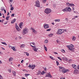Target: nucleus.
<instances>
[{
	"label": "nucleus",
	"instance_id": "nucleus-20",
	"mask_svg": "<svg viewBox=\"0 0 79 79\" xmlns=\"http://www.w3.org/2000/svg\"><path fill=\"white\" fill-rule=\"evenodd\" d=\"M55 22H60V19L55 20Z\"/></svg>",
	"mask_w": 79,
	"mask_h": 79
},
{
	"label": "nucleus",
	"instance_id": "nucleus-16",
	"mask_svg": "<svg viewBox=\"0 0 79 79\" xmlns=\"http://www.w3.org/2000/svg\"><path fill=\"white\" fill-rule=\"evenodd\" d=\"M11 49H12L13 50H14V51H16V50L15 48V47H11Z\"/></svg>",
	"mask_w": 79,
	"mask_h": 79
},
{
	"label": "nucleus",
	"instance_id": "nucleus-23",
	"mask_svg": "<svg viewBox=\"0 0 79 79\" xmlns=\"http://www.w3.org/2000/svg\"><path fill=\"white\" fill-rule=\"evenodd\" d=\"M48 42V40L47 39H46L44 41V43L45 44H47Z\"/></svg>",
	"mask_w": 79,
	"mask_h": 79
},
{
	"label": "nucleus",
	"instance_id": "nucleus-10",
	"mask_svg": "<svg viewBox=\"0 0 79 79\" xmlns=\"http://www.w3.org/2000/svg\"><path fill=\"white\" fill-rule=\"evenodd\" d=\"M43 27H44V28H45V29H47L49 27V25L44 24L43 25Z\"/></svg>",
	"mask_w": 79,
	"mask_h": 79
},
{
	"label": "nucleus",
	"instance_id": "nucleus-60",
	"mask_svg": "<svg viewBox=\"0 0 79 79\" xmlns=\"http://www.w3.org/2000/svg\"><path fill=\"white\" fill-rule=\"evenodd\" d=\"M2 18H5V16H3Z\"/></svg>",
	"mask_w": 79,
	"mask_h": 79
},
{
	"label": "nucleus",
	"instance_id": "nucleus-51",
	"mask_svg": "<svg viewBox=\"0 0 79 79\" xmlns=\"http://www.w3.org/2000/svg\"><path fill=\"white\" fill-rule=\"evenodd\" d=\"M2 50H5V49L3 48H2Z\"/></svg>",
	"mask_w": 79,
	"mask_h": 79
},
{
	"label": "nucleus",
	"instance_id": "nucleus-61",
	"mask_svg": "<svg viewBox=\"0 0 79 79\" xmlns=\"http://www.w3.org/2000/svg\"><path fill=\"white\" fill-rule=\"evenodd\" d=\"M2 16V13H0V16Z\"/></svg>",
	"mask_w": 79,
	"mask_h": 79
},
{
	"label": "nucleus",
	"instance_id": "nucleus-30",
	"mask_svg": "<svg viewBox=\"0 0 79 79\" xmlns=\"http://www.w3.org/2000/svg\"><path fill=\"white\" fill-rule=\"evenodd\" d=\"M57 58H58L59 60H60V61H62V59H61V58L60 57H58Z\"/></svg>",
	"mask_w": 79,
	"mask_h": 79
},
{
	"label": "nucleus",
	"instance_id": "nucleus-32",
	"mask_svg": "<svg viewBox=\"0 0 79 79\" xmlns=\"http://www.w3.org/2000/svg\"><path fill=\"white\" fill-rule=\"evenodd\" d=\"M30 44H31V45H32H32H35V44L34 43H30Z\"/></svg>",
	"mask_w": 79,
	"mask_h": 79
},
{
	"label": "nucleus",
	"instance_id": "nucleus-47",
	"mask_svg": "<svg viewBox=\"0 0 79 79\" xmlns=\"http://www.w3.org/2000/svg\"><path fill=\"white\" fill-rule=\"evenodd\" d=\"M4 12L5 13H6V10H4Z\"/></svg>",
	"mask_w": 79,
	"mask_h": 79
},
{
	"label": "nucleus",
	"instance_id": "nucleus-64",
	"mask_svg": "<svg viewBox=\"0 0 79 79\" xmlns=\"http://www.w3.org/2000/svg\"><path fill=\"white\" fill-rule=\"evenodd\" d=\"M9 47H11V46L10 45H9Z\"/></svg>",
	"mask_w": 79,
	"mask_h": 79
},
{
	"label": "nucleus",
	"instance_id": "nucleus-63",
	"mask_svg": "<svg viewBox=\"0 0 79 79\" xmlns=\"http://www.w3.org/2000/svg\"><path fill=\"white\" fill-rule=\"evenodd\" d=\"M2 22V20H0V23H1Z\"/></svg>",
	"mask_w": 79,
	"mask_h": 79
},
{
	"label": "nucleus",
	"instance_id": "nucleus-56",
	"mask_svg": "<svg viewBox=\"0 0 79 79\" xmlns=\"http://www.w3.org/2000/svg\"><path fill=\"white\" fill-rule=\"evenodd\" d=\"M52 25H54V23H52Z\"/></svg>",
	"mask_w": 79,
	"mask_h": 79
},
{
	"label": "nucleus",
	"instance_id": "nucleus-48",
	"mask_svg": "<svg viewBox=\"0 0 79 79\" xmlns=\"http://www.w3.org/2000/svg\"><path fill=\"white\" fill-rule=\"evenodd\" d=\"M49 58H51V59H52L53 58V57H52V56H49Z\"/></svg>",
	"mask_w": 79,
	"mask_h": 79
},
{
	"label": "nucleus",
	"instance_id": "nucleus-15",
	"mask_svg": "<svg viewBox=\"0 0 79 79\" xmlns=\"http://www.w3.org/2000/svg\"><path fill=\"white\" fill-rule=\"evenodd\" d=\"M23 26V23H21L19 24V27L21 29H22V26Z\"/></svg>",
	"mask_w": 79,
	"mask_h": 79
},
{
	"label": "nucleus",
	"instance_id": "nucleus-14",
	"mask_svg": "<svg viewBox=\"0 0 79 79\" xmlns=\"http://www.w3.org/2000/svg\"><path fill=\"white\" fill-rule=\"evenodd\" d=\"M62 11L64 12H66V11L67 12V7H65V8L62 10Z\"/></svg>",
	"mask_w": 79,
	"mask_h": 79
},
{
	"label": "nucleus",
	"instance_id": "nucleus-50",
	"mask_svg": "<svg viewBox=\"0 0 79 79\" xmlns=\"http://www.w3.org/2000/svg\"><path fill=\"white\" fill-rule=\"evenodd\" d=\"M47 1V0H43V2H45Z\"/></svg>",
	"mask_w": 79,
	"mask_h": 79
},
{
	"label": "nucleus",
	"instance_id": "nucleus-59",
	"mask_svg": "<svg viewBox=\"0 0 79 79\" xmlns=\"http://www.w3.org/2000/svg\"><path fill=\"white\" fill-rule=\"evenodd\" d=\"M3 21H4V20H2V23L3 22Z\"/></svg>",
	"mask_w": 79,
	"mask_h": 79
},
{
	"label": "nucleus",
	"instance_id": "nucleus-41",
	"mask_svg": "<svg viewBox=\"0 0 79 79\" xmlns=\"http://www.w3.org/2000/svg\"><path fill=\"white\" fill-rule=\"evenodd\" d=\"M54 53L55 54V55H58V53H57L56 52H54Z\"/></svg>",
	"mask_w": 79,
	"mask_h": 79
},
{
	"label": "nucleus",
	"instance_id": "nucleus-25",
	"mask_svg": "<svg viewBox=\"0 0 79 79\" xmlns=\"http://www.w3.org/2000/svg\"><path fill=\"white\" fill-rule=\"evenodd\" d=\"M1 10H2V11H3V10H5V9L4 8V7H2L1 8Z\"/></svg>",
	"mask_w": 79,
	"mask_h": 79
},
{
	"label": "nucleus",
	"instance_id": "nucleus-33",
	"mask_svg": "<svg viewBox=\"0 0 79 79\" xmlns=\"http://www.w3.org/2000/svg\"><path fill=\"white\" fill-rule=\"evenodd\" d=\"M26 54L27 56H29V53H28L27 52H26Z\"/></svg>",
	"mask_w": 79,
	"mask_h": 79
},
{
	"label": "nucleus",
	"instance_id": "nucleus-5",
	"mask_svg": "<svg viewBox=\"0 0 79 79\" xmlns=\"http://www.w3.org/2000/svg\"><path fill=\"white\" fill-rule=\"evenodd\" d=\"M30 45H31V47H33V50L34 51V52H37V50L39 49L38 48H36V46H33L31 45V44H30Z\"/></svg>",
	"mask_w": 79,
	"mask_h": 79
},
{
	"label": "nucleus",
	"instance_id": "nucleus-4",
	"mask_svg": "<svg viewBox=\"0 0 79 79\" xmlns=\"http://www.w3.org/2000/svg\"><path fill=\"white\" fill-rule=\"evenodd\" d=\"M35 66H36L35 64L31 65V64H30L28 66V67L29 68H31V69H34V68H35Z\"/></svg>",
	"mask_w": 79,
	"mask_h": 79
},
{
	"label": "nucleus",
	"instance_id": "nucleus-36",
	"mask_svg": "<svg viewBox=\"0 0 79 79\" xmlns=\"http://www.w3.org/2000/svg\"><path fill=\"white\" fill-rule=\"evenodd\" d=\"M10 10H14V7L13 6L10 9Z\"/></svg>",
	"mask_w": 79,
	"mask_h": 79
},
{
	"label": "nucleus",
	"instance_id": "nucleus-26",
	"mask_svg": "<svg viewBox=\"0 0 79 79\" xmlns=\"http://www.w3.org/2000/svg\"><path fill=\"white\" fill-rule=\"evenodd\" d=\"M77 18V16H75L74 18H73L72 19H75L76 18Z\"/></svg>",
	"mask_w": 79,
	"mask_h": 79
},
{
	"label": "nucleus",
	"instance_id": "nucleus-44",
	"mask_svg": "<svg viewBox=\"0 0 79 79\" xmlns=\"http://www.w3.org/2000/svg\"><path fill=\"white\" fill-rule=\"evenodd\" d=\"M72 8H73L72 10H73V11H74V7H73Z\"/></svg>",
	"mask_w": 79,
	"mask_h": 79
},
{
	"label": "nucleus",
	"instance_id": "nucleus-27",
	"mask_svg": "<svg viewBox=\"0 0 79 79\" xmlns=\"http://www.w3.org/2000/svg\"><path fill=\"white\" fill-rule=\"evenodd\" d=\"M2 44H3V45H7V44L5 42H2Z\"/></svg>",
	"mask_w": 79,
	"mask_h": 79
},
{
	"label": "nucleus",
	"instance_id": "nucleus-2",
	"mask_svg": "<svg viewBox=\"0 0 79 79\" xmlns=\"http://www.w3.org/2000/svg\"><path fill=\"white\" fill-rule=\"evenodd\" d=\"M52 12V10L51 9L47 8L46 9L44 10V13L46 14H49Z\"/></svg>",
	"mask_w": 79,
	"mask_h": 79
},
{
	"label": "nucleus",
	"instance_id": "nucleus-24",
	"mask_svg": "<svg viewBox=\"0 0 79 79\" xmlns=\"http://www.w3.org/2000/svg\"><path fill=\"white\" fill-rule=\"evenodd\" d=\"M53 34L51 33L49 35V36L50 37H52V36H53Z\"/></svg>",
	"mask_w": 79,
	"mask_h": 79
},
{
	"label": "nucleus",
	"instance_id": "nucleus-22",
	"mask_svg": "<svg viewBox=\"0 0 79 79\" xmlns=\"http://www.w3.org/2000/svg\"><path fill=\"white\" fill-rule=\"evenodd\" d=\"M9 18H10V16H7L6 18V20L8 21L9 20Z\"/></svg>",
	"mask_w": 79,
	"mask_h": 79
},
{
	"label": "nucleus",
	"instance_id": "nucleus-38",
	"mask_svg": "<svg viewBox=\"0 0 79 79\" xmlns=\"http://www.w3.org/2000/svg\"><path fill=\"white\" fill-rule=\"evenodd\" d=\"M51 31V29H47L46 31Z\"/></svg>",
	"mask_w": 79,
	"mask_h": 79
},
{
	"label": "nucleus",
	"instance_id": "nucleus-43",
	"mask_svg": "<svg viewBox=\"0 0 79 79\" xmlns=\"http://www.w3.org/2000/svg\"><path fill=\"white\" fill-rule=\"evenodd\" d=\"M52 60H55V59H53V57H52V59H51Z\"/></svg>",
	"mask_w": 79,
	"mask_h": 79
},
{
	"label": "nucleus",
	"instance_id": "nucleus-52",
	"mask_svg": "<svg viewBox=\"0 0 79 79\" xmlns=\"http://www.w3.org/2000/svg\"><path fill=\"white\" fill-rule=\"evenodd\" d=\"M56 42L57 43H59V41H58V40H56Z\"/></svg>",
	"mask_w": 79,
	"mask_h": 79
},
{
	"label": "nucleus",
	"instance_id": "nucleus-42",
	"mask_svg": "<svg viewBox=\"0 0 79 79\" xmlns=\"http://www.w3.org/2000/svg\"><path fill=\"white\" fill-rule=\"evenodd\" d=\"M23 62H24V60H22L21 61V63H23Z\"/></svg>",
	"mask_w": 79,
	"mask_h": 79
},
{
	"label": "nucleus",
	"instance_id": "nucleus-8",
	"mask_svg": "<svg viewBox=\"0 0 79 79\" xmlns=\"http://www.w3.org/2000/svg\"><path fill=\"white\" fill-rule=\"evenodd\" d=\"M72 67L74 69H76V68H77V69H79V64L77 66L76 65H75V64H73L72 65Z\"/></svg>",
	"mask_w": 79,
	"mask_h": 79
},
{
	"label": "nucleus",
	"instance_id": "nucleus-6",
	"mask_svg": "<svg viewBox=\"0 0 79 79\" xmlns=\"http://www.w3.org/2000/svg\"><path fill=\"white\" fill-rule=\"evenodd\" d=\"M35 6H36V7H40V4H39V1H37L35 2Z\"/></svg>",
	"mask_w": 79,
	"mask_h": 79
},
{
	"label": "nucleus",
	"instance_id": "nucleus-17",
	"mask_svg": "<svg viewBox=\"0 0 79 79\" xmlns=\"http://www.w3.org/2000/svg\"><path fill=\"white\" fill-rule=\"evenodd\" d=\"M15 22H16V19H14L13 20H12L11 21V24H13V23H15Z\"/></svg>",
	"mask_w": 79,
	"mask_h": 79
},
{
	"label": "nucleus",
	"instance_id": "nucleus-19",
	"mask_svg": "<svg viewBox=\"0 0 79 79\" xmlns=\"http://www.w3.org/2000/svg\"><path fill=\"white\" fill-rule=\"evenodd\" d=\"M9 61H11L13 60V58L12 57H10L9 58Z\"/></svg>",
	"mask_w": 79,
	"mask_h": 79
},
{
	"label": "nucleus",
	"instance_id": "nucleus-21",
	"mask_svg": "<svg viewBox=\"0 0 79 79\" xmlns=\"http://www.w3.org/2000/svg\"><path fill=\"white\" fill-rule=\"evenodd\" d=\"M20 47L21 48H23L25 47V45L24 44H23L21 45Z\"/></svg>",
	"mask_w": 79,
	"mask_h": 79
},
{
	"label": "nucleus",
	"instance_id": "nucleus-13",
	"mask_svg": "<svg viewBox=\"0 0 79 79\" xmlns=\"http://www.w3.org/2000/svg\"><path fill=\"white\" fill-rule=\"evenodd\" d=\"M67 11H69V12H71V9L69 7H67Z\"/></svg>",
	"mask_w": 79,
	"mask_h": 79
},
{
	"label": "nucleus",
	"instance_id": "nucleus-29",
	"mask_svg": "<svg viewBox=\"0 0 79 79\" xmlns=\"http://www.w3.org/2000/svg\"><path fill=\"white\" fill-rule=\"evenodd\" d=\"M76 38L75 37H73V41H74L75 40H76Z\"/></svg>",
	"mask_w": 79,
	"mask_h": 79
},
{
	"label": "nucleus",
	"instance_id": "nucleus-9",
	"mask_svg": "<svg viewBox=\"0 0 79 79\" xmlns=\"http://www.w3.org/2000/svg\"><path fill=\"white\" fill-rule=\"evenodd\" d=\"M66 5H68L69 6H74V4L73 3H70L69 2L66 3Z\"/></svg>",
	"mask_w": 79,
	"mask_h": 79
},
{
	"label": "nucleus",
	"instance_id": "nucleus-7",
	"mask_svg": "<svg viewBox=\"0 0 79 79\" xmlns=\"http://www.w3.org/2000/svg\"><path fill=\"white\" fill-rule=\"evenodd\" d=\"M26 33H27V28H25L23 31V34L24 35L26 34Z\"/></svg>",
	"mask_w": 79,
	"mask_h": 79
},
{
	"label": "nucleus",
	"instance_id": "nucleus-40",
	"mask_svg": "<svg viewBox=\"0 0 79 79\" xmlns=\"http://www.w3.org/2000/svg\"><path fill=\"white\" fill-rule=\"evenodd\" d=\"M15 16V14H12L11 15V17H13V16Z\"/></svg>",
	"mask_w": 79,
	"mask_h": 79
},
{
	"label": "nucleus",
	"instance_id": "nucleus-18",
	"mask_svg": "<svg viewBox=\"0 0 79 79\" xmlns=\"http://www.w3.org/2000/svg\"><path fill=\"white\" fill-rule=\"evenodd\" d=\"M59 68L60 69H65V68H64V67H62V66H59Z\"/></svg>",
	"mask_w": 79,
	"mask_h": 79
},
{
	"label": "nucleus",
	"instance_id": "nucleus-39",
	"mask_svg": "<svg viewBox=\"0 0 79 79\" xmlns=\"http://www.w3.org/2000/svg\"><path fill=\"white\" fill-rule=\"evenodd\" d=\"M62 30H64V31L65 32H67V30L66 29H65L64 30V29H62Z\"/></svg>",
	"mask_w": 79,
	"mask_h": 79
},
{
	"label": "nucleus",
	"instance_id": "nucleus-1",
	"mask_svg": "<svg viewBox=\"0 0 79 79\" xmlns=\"http://www.w3.org/2000/svg\"><path fill=\"white\" fill-rule=\"evenodd\" d=\"M67 47L69 48V50L70 51H73V50L74 49V48H73L74 47V46L73 44H71L70 45H67Z\"/></svg>",
	"mask_w": 79,
	"mask_h": 79
},
{
	"label": "nucleus",
	"instance_id": "nucleus-3",
	"mask_svg": "<svg viewBox=\"0 0 79 79\" xmlns=\"http://www.w3.org/2000/svg\"><path fill=\"white\" fill-rule=\"evenodd\" d=\"M63 32H64V30L59 29L56 33V34L59 35L61 34H62V33H63Z\"/></svg>",
	"mask_w": 79,
	"mask_h": 79
},
{
	"label": "nucleus",
	"instance_id": "nucleus-37",
	"mask_svg": "<svg viewBox=\"0 0 79 79\" xmlns=\"http://www.w3.org/2000/svg\"><path fill=\"white\" fill-rule=\"evenodd\" d=\"M65 59L66 61H67V62H69V60H68V58H66Z\"/></svg>",
	"mask_w": 79,
	"mask_h": 79
},
{
	"label": "nucleus",
	"instance_id": "nucleus-34",
	"mask_svg": "<svg viewBox=\"0 0 79 79\" xmlns=\"http://www.w3.org/2000/svg\"><path fill=\"white\" fill-rule=\"evenodd\" d=\"M44 49H45V51H46V52H47V47H45Z\"/></svg>",
	"mask_w": 79,
	"mask_h": 79
},
{
	"label": "nucleus",
	"instance_id": "nucleus-46",
	"mask_svg": "<svg viewBox=\"0 0 79 79\" xmlns=\"http://www.w3.org/2000/svg\"><path fill=\"white\" fill-rule=\"evenodd\" d=\"M28 16H31V13H29V14H28Z\"/></svg>",
	"mask_w": 79,
	"mask_h": 79
},
{
	"label": "nucleus",
	"instance_id": "nucleus-28",
	"mask_svg": "<svg viewBox=\"0 0 79 79\" xmlns=\"http://www.w3.org/2000/svg\"><path fill=\"white\" fill-rule=\"evenodd\" d=\"M61 52L63 53H65V51L64 49H61Z\"/></svg>",
	"mask_w": 79,
	"mask_h": 79
},
{
	"label": "nucleus",
	"instance_id": "nucleus-49",
	"mask_svg": "<svg viewBox=\"0 0 79 79\" xmlns=\"http://www.w3.org/2000/svg\"><path fill=\"white\" fill-rule=\"evenodd\" d=\"M53 6H54V7H55V4H53Z\"/></svg>",
	"mask_w": 79,
	"mask_h": 79
},
{
	"label": "nucleus",
	"instance_id": "nucleus-57",
	"mask_svg": "<svg viewBox=\"0 0 79 79\" xmlns=\"http://www.w3.org/2000/svg\"><path fill=\"white\" fill-rule=\"evenodd\" d=\"M9 12H8L7 15V16H8V15H9Z\"/></svg>",
	"mask_w": 79,
	"mask_h": 79
},
{
	"label": "nucleus",
	"instance_id": "nucleus-54",
	"mask_svg": "<svg viewBox=\"0 0 79 79\" xmlns=\"http://www.w3.org/2000/svg\"><path fill=\"white\" fill-rule=\"evenodd\" d=\"M18 67H19V66H20V64H19L18 65Z\"/></svg>",
	"mask_w": 79,
	"mask_h": 79
},
{
	"label": "nucleus",
	"instance_id": "nucleus-58",
	"mask_svg": "<svg viewBox=\"0 0 79 79\" xmlns=\"http://www.w3.org/2000/svg\"><path fill=\"white\" fill-rule=\"evenodd\" d=\"M10 5H11L10 6V7H12V4H11V3H10Z\"/></svg>",
	"mask_w": 79,
	"mask_h": 79
},
{
	"label": "nucleus",
	"instance_id": "nucleus-55",
	"mask_svg": "<svg viewBox=\"0 0 79 79\" xmlns=\"http://www.w3.org/2000/svg\"><path fill=\"white\" fill-rule=\"evenodd\" d=\"M65 21H67L68 20V18H66L65 19Z\"/></svg>",
	"mask_w": 79,
	"mask_h": 79
},
{
	"label": "nucleus",
	"instance_id": "nucleus-62",
	"mask_svg": "<svg viewBox=\"0 0 79 79\" xmlns=\"http://www.w3.org/2000/svg\"><path fill=\"white\" fill-rule=\"evenodd\" d=\"M19 39H21V37H19Z\"/></svg>",
	"mask_w": 79,
	"mask_h": 79
},
{
	"label": "nucleus",
	"instance_id": "nucleus-11",
	"mask_svg": "<svg viewBox=\"0 0 79 79\" xmlns=\"http://www.w3.org/2000/svg\"><path fill=\"white\" fill-rule=\"evenodd\" d=\"M31 29L32 30L33 32H34L35 34H36V33H37V31L32 28V27H31Z\"/></svg>",
	"mask_w": 79,
	"mask_h": 79
},
{
	"label": "nucleus",
	"instance_id": "nucleus-35",
	"mask_svg": "<svg viewBox=\"0 0 79 79\" xmlns=\"http://www.w3.org/2000/svg\"><path fill=\"white\" fill-rule=\"evenodd\" d=\"M56 63L57 66H58V65H59V62H58V61H56Z\"/></svg>",
	"mask_w": 79,
	"mask_h": 79
},
{
	"label": "nucleus",
	"instance_id": "nucleus-53",
	"mask_svg": "<svg viewBox=\"0 0 79 79\" xmlns=\"http://www.w3.org/2000/svg\"><path fill=\"white\" fill-rule=\"evenodd\" d=\"M2 61L1 60H0V64H2Z\"/></svg>",
	"mask_w": 79,
	"mask_h": 79
},
{
	"label": "nucleus",
	"instance_id": "nucleus-45",
	"mask_svg": "<svg viewBox=\"0 0 79 79\" xmlns=\"http://www.w3.org/2000/svg\"><path fill=\"white\" fill-rule=\"evenodd\" d=\"M7 24V22H4V24Z\"/></svg>",
	"mask_w": 79,
	"mask_h": 79
},
{
	"label": "nucleus",
	"instance_id": "nucleus-12",
	"mask_svg": "<svg viewBox=\"0 0 79 79\" xmlns=\"http://www.w3.org/2000/svg\"><path fill=\"white\" fill-rule=\"evenodd\" d=\"M16 30L17 31H18L19 32L21 30V29L19 28V27L18 26L16 25Z\"/></svg>",
	"mask_w": 79,
	"mask_h": 79
},
{
	"label": "nucleus",
	"instance_id": "nucleus-31",
	"mask_svg": "<svg viewBox=\"0 0 79 79\" xmlns=\"http://www.w3.org/2000/svg\"><path fill=\"white\" fill-rule=\"evenodd\" d=\"M71 61H72V60L71 59L69 60L68 63H71Z\"/></svg>",
	"mask_w": 79,
	"mask_h": 79
}]
</instances>
